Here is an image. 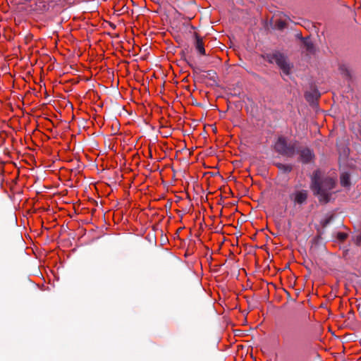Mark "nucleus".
<instances>
[{
  "label": "nucleus",
  "instance_id": "nucleus-1",
  "mask_svg": "<svg viewBox=\"0 0 361 361\" xmlns=\"http://www.w3.org/2000/svg\"><path fill=\"white\" fill-rule=\"evenodd\" d=\"M279 169V173L275 178V195L279 207L284 213L291 214L293 209V181L290 173L293 166L291 164L274 162Z\"/></svg>",
  "mask_w": 361,
  "mask_h": 361
},
{
  "label": "nucleus",
  "instance_id": "nucleus-2",
  "mask_svg": "<svg viewBox=\"0 0 361 361\" xmlns=\"http://www.w3.org/2000/svg\"><path fill=\"white\" fill-rule=\"evenodd\" d=\"M336 184V178L333 177H325L321 178V172H314L312 180V189L319 197L320 202L324 203L330 200L332 194L331 190Z\"/></svg>",
  "mask_w": 361,
  "mask_h": 361
},
{
  "label": "nucleus",
  "instance_id": "nucleus-3",
  "mask_svg": "<svg viewBox=\"0 0 361 361\" xmlns=\"http://www.w3.org/2000/svg\"><path fill=\"white\" fill-rule=\"evenodd\" d=\"M262 58L269 63H275L281 70V75L286 81L292 79V67L288 56L283 53L274 51L262 55Z\"/></svg>",
  "mask_w": 361,
  "mask_h": 361
},
{
  "label": "nucleus",
  "instance_id": "nucleus-4",
  "mask_svg": "<svg viewBox=\"0 0 361 361\" xmlns=\"http://www.w3.org/2000/svg\"><path fill=\"white\" fill-rule=\"evenodd\" d=\"M262 58L269 63H275L281 70V75L286 81L292 79V67L288 56L283 53L274 51L262 55Z\"/></svg>",
  "mask_w": 361,
  "mask_h": 361
},
{
  "label": "nucleus",
  "instance_id": "nucleus-5",
  "mask_svg": "<svg viewBox=\"0 0 361 361\" xmlns=\"http://www.w3.org/2000/svg\"><path fill=\"white\" fill-rule=\"evenodd\" d=\"M279 294L281 300H285V302L278 307V318L281 322L290 321L293 313V300L291 293L286 288H282Z\"/></svg>",
  "mask_w": 361,
  "mask_h": 361
},
{
  "label": "nucleus",
  "instance_id": "nucleus-6",
  "mask_svg": "<svg viewBox=\"0 0 361 361\" xmlns=\"http://www.w3.org/2000/svg\"><path fill=\"white\" fill-rule=\"evenodd\" d=\"M275 151L279 154L291 157L293 156V144L288 142L283 137H279L274 145Z\"/></svg>",
  "mask_w": 361,
  "mask_h": 361
},
{
  "label": "nucleus",
  "instance_id": "nucleus-7",
  "mask_svg": "<svg viewBox=\"0 0 361 361\" xmlns=\"http://www.w3.org/2000/svg\"><path fill=\"white\" fill-rule=\"evenodd\" d=\"M314 157L312 152L307 148L300 149L299 151V159L302 163L310 162Z\"/></svg>",
  "mask_w": 361,
  "mask_h": 361
},
{
  "label": "nucleus",
  "instance_id": "nucleus-8",
  "mask_svg": "<svg viewBox=\"0 0 361 361\" xmlns=\"http://www.w3.org/2000/svg\"><path fill=\"white\" fill-rule=\"evenodd\" d=\"M194 46L197 51L199 52V54L202 55H205V49L204 45L203 42V39L200 35H198L197 33H195V42Z\"/></svg>",
  "mask_w": 361,
  "mask_h": 361
},
{
  "label": "nucleus",
  "instance_id": "nucleus-9",
  "mask_svg": "<svg viewBox=\"0 0 361 361\" xmlns=\"http://www.w3.org/2000/svg\"><path fill=\"white\" fill-rule=\"evenodd\" d=\"M319 97L320 93L316 89L312 90L311 91L307 92L305 93V98L307 101L310 103H314L319 99Z\"/></svg>",
  "mask_w": 361,
  "mask_h": 361
},
{
  "label": "nucleus",
  "instance_id": "nucleus-10",
  "mask_svg": "<svg viewBox=\"0 0 361 361\" xmlns=\"http://www.w3.org/2000/svg\"><path fill=\"white\" fill-rule=\"evenodd\" d=\"M291 226H292L291 220L288 219V222L283 226V230L284 235L287 238H290V239L292 238L293 234Z\"/></svg>",
  "mask_w": 361,
  "mask_h": 361
},
{
  "label": "nucleus",
  "instance_id": "nucleus-11",
  "mask_svg": "<svg viewBox=\"0 0 361 361\" xmlns=\"http://www.w3.org/2000/svg\"><path fill=\"white\" fill-rule=\"evenodd\" d=\"M307 197V191L302 190L295 193V202L298 203L304 202Z\"/></svg>",
  "mask_w": 361,
  "mask_h": 361
},
{
  "label": "nucleus",
  "instance_id": "nucleus-12",
  "mask_svg": "<svg viewBox=\"0 0 361 361\" xmlns=\"http://www.w3.org/2000/svg\"><path fill=\"white\" fill-rule=\"evenodd\" d=\"M341 184L343 187H348L350 185V176L348 173H343L341 174Z\"/></svg>",
  "mask_w": 361,
  "mask_h": 361
},
{
  "label": "nucleus",
  "instance_id": "nucleus-13",
  "mask_svg": "<svg viewBox=\"0 0 361 361\" xmlns=\"http://www.w3.org/2000/svg\"><path fill=\"white\" fill-rule=\"evenodd\" d=\"M49 4H50V3L47 4L44 1H39L37 3V8L39 11H48L49 9V6H50Z\"/></svg>",
  "mask_w": 361,
  "mask_h": 361
},
{
  "label": "nucleus",
  "instance_id": "nucleus-14",
  "mask_svg": "<svg viewBox=\"0 0 361 361\" xmlns=\"http://www.w3.org/2000/svg\"><path fill=\"white\" fill-rule=\"evenodd\" d=\"M286 27V23L281 20H278L276 21L274 25V28L282 30Z\"/></svg>",
  "mask_w": 361,
  "mask_h": 361
},
{
  "label": "nucleus",
  "instance_id": "nucleus-15",
  "mask_svg": "<svg viewBox=\"0 0 361 361\" xmlns=\"http://www.w3.org/2000/svg\"><path fill=\"white\" fill-rule=\"evenodd\" d=\"M281 334H282L283 338L285 340H287V341H290V333L287 329V328H286V327L283 328V329L281 331Z\"/></svg>",
  "mask_w": 361,
  "mask_h": 361
},
{
  "label": "nucleus",
  "instance_id": "nucleus-16",
  "mask_svg": "<svg viewBox=\"0 0 361 361\" xmlns=\"http://www.w3.org/2000/svg\"><path fill=\"white\" fill-rule=\"evenodd\" d=\"M187 63L192 69V72L194 74H199L202 71V70L200 68H198L196 66H194L193 63H190V61H187Z\"/></svg>",
  "mask_w": 361,
  "mask_h": 361
},
{
  "label": "nucleus",
  "instance_id": "nucleus-17",
  "mask_svg": "<svg viewBox=\"0 0 361 361\" xmlns=\"http://www.w3.org/2000/svg\"><path fill=\"white\" fill-rule=\"evenodd\" d=\"M305 47H306V50L309 53H313L314 52V46H313V44L312 43L306 42L305 43Z\"/></svg>",
  "mask_w": 361,
  "mask_h": 361
},
{
  "label": "nucleus",
  "instance_id": "nucleus-18",
  "mask_svg": "<svg viewBox=\"0 0 361 361\" xmlns=\"http://www.w3.org/2000/svg\"><path fill=\"white\" fill-rule=\"evenodd\" d=\"M289 266H290V263H288V264L286 265L285 268L283 269V271H282V273H281L282 276H286L288 279H291V276H289V275H286V269H289Z\"/></svg>",
  "mask_w": 361,
  "mask_h": 361
},
{
  "label": "nucleus",
  "instance_id": "nucleus-19",
  "mask_svg": "<svg viewBox=\"0 0 361 361\" xmlns=\"http://www.w3.org/2000/svg\"><path fill=\"white\" fill-rule=\"evenodd\" d=\"M337 236H338V238L340 240L343 241V240H345V239H346V238H347V234H346V233H338V235H337Z\"/></svg>",
  "mask_w": 361,
  "mask_h": 361
},
{
  "label": "nucleus",
  "instance_id": "nucleus-20",
  "mask_svg": "<svg viewBox=\"0 0 361 361\" xmlns=\"http://www.w3.org/2000/svg\"><path fill=\"white\" fill-rule=\"evenodd\" d=\"M73 4V0H67L65 1V5H71Z\"/></svg>",
  "mask_w": 361,
  "mask_h": 361
},
{
  "label": "nucleus",
  "instance_id": "nucleus-21",
  "mask_svg": "<svg viewBox=\"0 0 361 361\" xmlns=\"http://www.w3.org/2000/svg\"><path fill=\"white\" fill-rule=\"evenodd\" d=\"M344 68H345V72H346V74H345V75H346V76H348V75H349V72H348V70H347L344 66H341V71H343L344 70Z\"/></svg>",
  "mask_w": 361,
  "mask_h": 361
},
{
  "label": "nucleus",
  "instance_id": "nucleus-22",
  "mask_svg": "<svg viewBox=\"0 0 361 361\" xmlns=\"http://www.w3.org/2000/svg\"><path fill=\"white\" fill-rule=\"evenodd\" d=\"M357 241L359 244L361 243V235L360 236H358L357 238Z\"/></svg>",
  "mask_w": 361,
  "mask_h": 361
},
{
  "label": "nucleus",
  "instance_id": "nucleus-23",
  "mask_svg": "<svg viewBox=\"0 0 361 361\" xmlns=\"http://www.w3.org/2000/svg\"><path fill=\"white\" fill-rule=\"evenodd\" d=\"M207 73H208V75H212V73H214V74L215 73L213 71H208Z\"/></svg>",
  "mask_w": 361,
  "mask_h": 361
},
{
  "label": "nucleus",
  "instance_id": "nucleus-24",
  "mask_svg": "<svg viewBox=\"0 0 361 361\" xmlns=\"http://www.w3.org/2000/svg\"><path fill=\"white\" fill-rule=\"evenodd\" d=\"M289 288H293V283H292L290 281Z\"/></svg>",
  "mask_w": 361,
  "mask_h": 361
},
{
  "label": "nucleus",
  "instance_id": "nucleus-25",
  "mask_svg": "<svg viewBox=\"0 0 361 361\" xmlns=\"http://www.w3.org/2000/svg\"><path fill=\"white\" fill-rule=\"evenodd\" d=\"M295 35H296L297 37H300V34H295Z\"/></svg>",
  "mask_w": 361,
  "mask_h": 361
}]
</instances>
